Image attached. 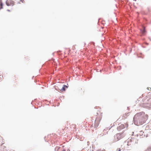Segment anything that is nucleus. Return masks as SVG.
<instances>
[{
  "mask_svg": "<svg viewBox=\"0 0 151 151\" xmlns=\"http://www.w3.org/2000/svg\"><path fill=\"white\" fill-rule=\"evenodd\" d=\"M6 4L8 6L10 5H13L14 4V2L10 0H7L6 2Z\"/></svg>",
  "mask_w": 151,
  "mask_h": 151,
  "instance_id": "4",
  "label": "nucleus"
},
{
  "mask_svg": "<svg viewBox=\"0 0 151 151\" xmlns=\"http://www.w3.org/2000/svg\"><path fill=\"white\" fill-rule=\"evenodd\" d=\"M125 126L123 124H121L119 125L118 127L119 129H124L125 128Z\"/></svg>",
  "mask_w": 151,
  "mask_h": 151,
  "instance_id": "5",
  "label": "nucleus"
},
{
  "mask_svg": "<svg viewBox=\"0 0 151 151\" xmlns=\"http://www.w3.org/2000/svg\"><path fill=\"white\" fill-rule=\"evenodd\" d=\"M62 151H65V150H63Z\"/></svg>",
  "mask_w": 151,
  "mask_h": 151,
  "instance_id": "10",
  "label": "nucleus"
},
{
  "mask_svg": "<svg viewBox=\"0 0 151 151\" xmlns=\"http://www.w3.org/2000/svg\"><path fill=\"white\" fill-rule=\"evenodd\" d=\"M148 115L145 114L143 112H140L136 114L134 118V124L137 126L142 125L148 119Z\"/></svg>",
  "mask_w": 151,
  "mask_h": 151,
  "instance_id": "1",
  "label": "nucleus"
},
{
  "mask_svg": "<svg viewBox=\"0 0 151 151\" xmlns=\"http://www.w3.org/2000/svg\"><path fill=\"white\" fill-rule=\"evenodd\" d=\"M115 137V141H117L122 138L123 137L122 135V134L120 133H118L116 134Z\"/></svg>",
  "mask_w": 151,
  "mask_h": 151,
  "instance_id": "3",
  "label": "nucleus"
},
{
  "mask_svg": "<svg viewBox=\"0 0 151 151\" xmlns=\"http://www.w3.org/2000/svg\"><path fill=\"white\" fill-rule=\"evenodd\" d=\"M99 118H96V119L95 120V125H96V127H97L99 124V122L100 121L101 118V114L100 113V112L99 111Z\"/></svg>",
  "mask_w": 151,
  "mask_h": 151,
  "instance_id": "2",
  "label": "nucleus"
},
{
  "mask_svg": "<svg viewBox=\"0 0 151 151\" xmlns=\"http://www.w3.org/2000/svg\"><path fill=\"white\" fill-rule=\"evenodd\" d=\"M1 6H2V4H1Z\"/></svg>",
  "mask_w": 151,
  "mask_h": 151,
  "instance_id": "11",
  "label": "nucleus"
},
{
  "mask_svg": "<svg viewBox=\"0 0 151 151\" xmlns=\"http://www.w3.org/2000/svg\"><path fill=\"white\" fill-rule=\"evenodd\" d=\"M68 88V86L66 85H64L62 88L60 90V91L61 92H63L65 91V88Z\"/></svg>",
  "mask_w": 151,
  "mask_h": 151,
  "instance_id": "6",
  "label": "nucleus"
},
{
  "mask_svg": "<svg viewBox=\"0 0 151 151\" xmlns=\"http://www.w3.org/2000/svg\"><path fill=\"white\" fill-rule=\"evenodd\" d=\"M117 151H121V149L120 148H118L117 149Z\"/></svg>",
  "mask_w": 151,
  "mask_h": 151,
  "instance_id": "8",
  "label": "nucleus"
},
{
  "mask_svg": "<svg viewBox=\"0 0 151 151\" xmlns=\"http://www.w3.org/2000/svg\"><path fill=\"white\" fill-rule=\"evenodd\" d=\"M145 32H146V31H145V28L144 27V29H143V30H142V32L143 34H144L145 33Z\"/></svg>",
  "mask_w": 151,
  "mask_h": 151,
  "instance_id": "7",
  "label": "nucleus"
},
{
  "mask_svg": "<svg viewBox=\"0 0 151 151\" xmlns=\"http://www.w3.org/2000/svg\"><path fill=\"white\" fill-rule=\"evenodd\" d=\"M146 151H151V149H150V150H147Z\"/></svg>",
  "mask_w": 151,
  "mask_h": 151,
  "instance_id": "9",
  "label": "nucleus"
}]
</instances>
